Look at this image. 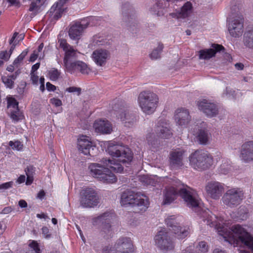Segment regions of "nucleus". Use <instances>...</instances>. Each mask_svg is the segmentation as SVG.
I'll return each instance as SVG.
<instances>
[{"label": "nucleus", "mask_w": 253, "mask_h": 253, "mask_svg": "<svg viewBox=\"0 0 253 253\" xmlns=\"http://www.w3.org/2000/svg\"><path fill=\"white\" fill-rule=\"evenodd\" d=\"M107 151L113 158L117 159V163L110 159H103V166L97 163H92L88 167L90 174L99 181L106 183H113L116 182V176L111 171L112 170L120 172L123 171V168L120 163L128 164L132 159V153L127 147L120 145L115 142H109L107 147Z\"/></svg>", "instance_id": "nucleus-1"}, {"label": "nucleus", "mask_w": 253, "mask_h": 253, "mask_svg": "<svg viewBox=\"0 0 253 253\" xmlns=\"http://www.w3.org/2000/svg\"><path fill=\"white\" fill-rule=\"evenodd\" d=\"M202 216L204 221L210 227H214L225 241L234 246L243 244L253 251V237L242 226L236 224L228 229L230 224L229 221L222 217H217L209 210L203 212ZM239 253H249L240 250Z\"/></svg>", "instance_id": "nucleus-2"}, {"label": "nucleus", "mask_w": 253, "mask_h": 253, "mask_svg": "<svg viewBox=\"0 0 253 253\" xmlns=\"http://www.w3.org/2000/svg\"><path fill=\"white\" fill-rule=\"evenodd\" d=\"M178 194L188 207L191 208L198 207L200 202L196 191L187 186H183L182 188H176L174 186L167 188L164 193V204L171 203Z\"/></svg>", "instance_id": "nucleus-3"}, {"label": "nucleus", "mask_w": 253, "mask_h": 253, "mask_svg": "<svg viewBox=\"0 0 253 253\" xmlns=\"http://www.w3.org/2000/svg\"><path fill=\"white\" fill-rule=\"evenodd\" d=\"M121 203L123 206L131 205L136 212H144L149 206V198L144 194L132 191H125L121 195Z\"/></svg>", "instance_id": "nucleus-4"}, {"label": "nucleus", "mask_w": 253, "mask_h": 253, "mask_svg": "<svg viewBox=\"0 0 253 253\" xmlns=\"http://www.w3.org/2000/svg\"><path fill=\"white\" fill-rule=\"evenodd\" d=\"M241 9V3H232L231 8L232 15L228 19V30L233 37H239L243 33L244 18L240 13Z\"/></svg>", "instance_id": "nucleus-5"}, {"label": "nucleus", "mask_w": 253, "mask_h": 253, "mask_svg": "<svg viewBox=\"0 0 253 253\" xmlns=\"http://www.w3.org/2000/svg\"><path fill=\"white\" fill-rule=\"evenodd\" d=\"M138 102L142 112L150 115L153 113L157 107L159 98L155 93L144 91L139 94Z\"/></svg>", "instance_id": "nucleus-6"}, {"label": "nucleus", "mask_w": 253, "mask_h": 253, "mask_svg": "<svg viewBox=\"0 0 253 253\" xmlns=\"http://www.w3.org/2000/svg\"><path fill=\"white\" fill-rule=\"evenodd\" d=\"M192 167L196 169L204 170L209 168L213 163V158L207 152L197 150L189 157Z\"/></svg>", "instance_id": "nucleus-7"}, {"label": "nucleus", "mask_w": 253, "mask_h": 253, "mask_svg": "<svg viewBox=\"0 0 253 253\" xmlns=\"http://www.w3.org/2000/svg\"><path fill=\"white\" fill-rule=\"evenodd\" d=\"M244 199L243 191L241 188L234 187L226 191L222 198V201L224 205L233 208L239 205Z\"/></svg>", "instance_id": "nucleus-8"}, {"label": "nucleus", "mask_w": 253, "mask_h": 253, "mask_svg": "<svg viewBox=\"0 0 253 253\" xmlns=\"http://www.w3.org/2000/svg\"><path fill=\"white\" fill-rule=\"evenodd\" d=\"M80 203L82 207L91 208L99 203V197L95 190L92 188H83L80 192Z\"/></svg>", "instance_id": "nucleus-9"}, {"label": "nucleus", "mask_w": 253, "mask_h": 253, "mask_svg": "<svg viewBox=\"0 0 253 253\" xmlns=\"http://www.w3.org/2000/svg\"><path fill=\"white\" fill-rule=\"evenodd\" d=\"M165 222L178 239H183L188 235L189 228L181 226L177 217L174 215L169 216L165 219Z\"/></svg>", "instance_id": "nucleus-10"}, {"label": "nucleus", "mask_w": 253, "mask_h": 253, "mask_svg": "<svg viewBox=\"0 0 253 253\" xmlns=\"http://www.w3.org/2000/svg\"><path fill=\"white\" fill-rule=\"evenodd\" d=\"M58 42L59 44V47L65 52L63 60L64 66L67 69L71 68L74 62L73 60L77 57V51L68 44L65 39L58 38Z\"/></svg>", "instance_id": "nucleus-11"}, {"label": "nucleus", "mask_w": 253, "mask_h": 253, "mask_svg": "<svg viewBox=\"0 0 253 253\" xmlns=\"http://www.w3.org/2000/svg\"><path fill=\"white\" fill-rule=\"evenodd\" d=\"M154 240L158 247L165 252L172 250L174 248L173 242L165 229L159 231Z\"/></svg>", "instance_id": "nucleus-12"}, {"label": "nucleus", "mask_w": 253, "mask_h": 253, "mask_svg": "<svg viewBox=\"0 0 253 253\" xmlns=\"http://www.w3.org/2000/svg\"><path fill=\"white\" fill-rule=\"evenodd\" d=\"M89 18H85L81 21L73 22L70 24L69 30V36L72 40H79L84 31L89 25Z\"/></svg>", "instance_id": "nucleus-13"}, {"label": "nucleus", "mask_w": 253, "mask_h": 253, "mask_svg": "<svg viewBox=\"0 0 253 253\" xmlns=\"http://www.w3.org/2000/svg\"><path fill=\"white\" fill-rule=\"evenodd\" d=\"M78 148L80 151L84 155L94 157L97 153V149L87 136H81L78 140Z\"/></svg>", "instance_id": "nucleus-14"}, {"label": "nucleus", "mask_w": 253, "mask_h": 253, "mask_svg": "<svg viewBox=\"0 0 253 253\" xmlns=\"http://www.w3.org/2000/svg\"><path fill=\"white\" fill-rule=\"evenodd\" d=\"M196 104L199 110L208 117H214L218 114V109L217 105L208 100L200 99L197 101Z\"/></svg>", "instance_id": "nucleus-15"}, {"label": "nucleus", "mask_w": 253, "mask_h": 253, "mask_svg": "<svg viewBox=\"0 0 253 253\" xmlns=\"http://www.w3.org/2000/svg\"><path fill=\"white\" fill-rule=\"evenodd\" d=\"M205 190L211 198L218 200L224 192V184L216 181H211L206 184Z\"/></svg>", "instance_id": "nucleus-16"}, {"label": "nucleus", "mask_w": 253, "mask_h": 253, "mask_svg": "<svg viewBox=\"0 0 253 253\" xmlns=\"http://www.w3.org/2000/svg\"><path fill=\"white\" fill-rule=\"evenodd\" d=\"M114 217V214L110 212H105L96 217L93 218L92 224L97 225L100 224H104L102 227L104 233L110 235L112 233L111 226L110 222Z\"/></svg>", "instance_id": "nucleus-17"}, {"label": "nucleus", "mask_w": 253, "mask_h": 253, "mask_svg": "<svg viewBox=\"0 0 253 253\" xmlns=\"http://www.w3.org/2000/svg\"><path fill=\"white\" fill-rule=\"evenodd\" d=\"M115 253H132L133 246L130 238L121 237L114 244Z\"/></svg>", "instance_id": "nucleus-18"}, {"label": "nucleus", "mask_w": 253, "mask_h": 253, "mask_svg": "<svg viewBox=\"0 0 253 253\" xmlns=\"http://www.w3.org/2000/svg\"><path fill=\"white\" fill-rule=\"evenodd\" d=\"M185 151L178 148L171 151L169 154V166L172 169H175L183 165V159Z\"/></svg>", "instance_id": "nucleus-19"}, {"label": "nucleus", "mask_w": 253, "mask_h": 253, "mask_svg": "<svg viewBox=\"0 0 253 253\" xmlns=\"http://www.w3.org/2000/svg\"><path fill=\"white\" fill-rule=\"evenodd\" d=\"M240 158L245 163H249L253 160V141H250L244 143L240 149Z\"/></svg>", "instance_id": "nucleus-20"}, {"label": "nucleus", "mask_w": 253, "mask_h": 253, "mask_svg": "<svg viewBox=\"0 0 253 253\" xmlns=\"http://www.w3.org/2000/svg\"><path fill=\"white\" fill-rule=\"evenodd\" d=\"M110 52L104 49L95 50L92 54L93 61L99 66H104L110 57Z\"/></svg>", "instance_id": "nucleus-21"}, {"label": "nucleus", "mask_w": 253, "mask_h": 253, "mask_svg": "<svg viewBox=\"0 0 253 253\" xmlns=\"http://www.w3.org/2000/svg\"><path fill=\"white\" fill-rule=\"evenodd\" d=\"M116 116L118 119L125 124L126 126L128 127L137 121V117L135 115L123 109L117 112Z\"/></svg>", "instance_id": "nucleus-22"}, {"label": "nucleus", "mask_w": 253, "mask_h": 253, "mask_svg": "<svg viewBox=\"0 0 253 253\" xmlns=\"http://www.w3.org/2000/svg\"><path fill=\"white\" fill-rule=\"evenodd\" d=\"M155 131L157 136L162 138L169 139L172 135L169 124L164 121L158 123Z\"/></svg>", "instance_id": "nucleus-23"}, {"label": "nucleus", "mask_w": 253, "mask_h": 253, "mask_svg": "<svg viewBox=\"0 0 253 253\" xmlns=\"http://www.w3.org/2000/svg\"><path fill=\"white\" fill-rule=\"evenodd\" d=\"M212 48L202 49L199 51V58L200 59L208 60L214 56L216 53L224 49V47L219 44H213Z\"/></svg>", "instance_id": "nucleus-24"}, {"label": "nucleus", "mask_w": 253, "mask_h": 253, "mask_svg": "<svg viewBox=\"0 0 253 253\" xmlns=\"http://www.w3.org/2000/svg\"><path fill=\"white\" fill-rule=\"evenodd\" d=\"M175 119L178 125L185 126L190 122L191 117L188 110L184 108H180L175 111Z\"/></svg>", "instance_id": "nucleus-25"}, {"label": "nucleus", "mask_w": 253, "mask_h": 253, "mask_svg": "<svg viewBox=\"0 0 253 253\" xmlns=\"http://www.w3.org/2000/svg\"><path fill=\"white\" fill-rule=\"evenodd\" d=\"M192 4L190 2L188 1L181 7L180 10L171 13L170 15L172 18L176 19H184L190 16L192 12Z\"/></svg>", "instance_id": "nucleus-26"}, {"label": "nucleus", "mask_w": 253, "mask_h": 253, "mask_svg": "<svg viewBox=\"0 0 253 253\" xmlns=\"http://www.w3.org/2000/svg\"><path fill=\"white\" fill-rule=\"evenodd\" d=\"M93 127L96 132L103 134H109L112 131L111 124L106 120L96 121L93 124Z\"/></svg>", "instance_id": "nucleus-27"}, {"label": "nucleus", "mask_w": 253, "mask_h": 253, "mask_svg": "<svg viewBox=\"0 0 253 253\" xmlns=\"http://www.w3.org/2000/svg\"><path fill=\"white\" fill-rule=\"evenodd\" d=\"M169 5L168 0H155V3L151 8L150 11L152 14L160 16L164 14L165 8Z\"/></svg>", "instance_id": "nucleus-28"}, {"label": "nucleus", "mask_w": 253, "mask_h": 253, "mask_svg": "<svg viewBox=\"0 0 253 253\" xmlns=\"http://www.w3.org/2000/svg\"><path fill=\"white\" fill-rule=\"evenodd\" d=\"M71 68H68L67 70L72 73L74 70L79 71L83 74H87L89 72V68L84 62L81 61H77L73 62Z\"/></svg>", "instance_id": "nucleus-29"}, {"label": "nucleus", "mask_w": 253, "mask_h": 253, "mask_svg": "<svg viewBox=\"0 0 253 253\" xmlns=\"http://www.w3.org/2000/svg\"><path fill=\"white\" fill-rule=\"evenodd\" d=\"M211 138V134L208 130L205 129H200L199 131L197 139L200 144L203 145L207 144Z\"/></svg>", "instance_id": "nucleus-30"}, {"label": "nucleus", "mask_w": 253, "mask_h": 253, "mask_svg": "<svg viewBox=\"0 0 253 253\" xmlns=\"http://www.w3.org/2000/svg\"><path fill=\"white\" fill-rule=\"evenodd\" d=\"M18 74L15 73L10 76H2L1 77L2 82L4 84L5 86L9 88H12L14 86V82L16 79Z\"/></svg>", "instance_id": "nucleus-31"}, {"label": "nucleus", "mask_w": 253, "mask_h": 253, "mask_svg": "<svg viewBox=\"0 0 253 253\" xmlns=\"http://www.w3.org/2000/svg\"><path fill=\"white\" fill-rule=\"evenodd\" d=\"M231 170L230 161L227 159H224L222 161V164L218 168L219 173L223 174L228 173Z\"/></svg>", "instance_id": "nucleus-32"}, {"label": "nucleus", "mask_w": 253, "mask_h": 253, "mask_svg": "<svg viewBox=\"0 0 253 253\" xmlns=\"http://www.w3.org/2000/svg\"><path fill=\"white\" fill-rule=\"evenodd\" d=\"M42 5L41 0H35L31 2L29 8V11L32 12L31 15L33 16H35L40 12Z\"/></svg>", "instance_id": "nucleus-33"}, {"label": "nucleus", "mask_w": 253, "mask_h": 253, "mask_svg": "<svg viewBox=\"0 0 253 253\" xmlns=\"http://www.w3.org/2000/svg\"><path fill=\"white\" fill-rule=\"evenodd\" d=\"M164 48V45L159 42L157 47L154 48L149 54L150 58L152 60H156L161 57V54Z\"/></svg>", "instance_id": "nucleus-34"}, {"label": "nucleus", "mask_w": 253, "mask_h": 253, "mask_svg": "<svg viewBox=\"0 0 253 253\" xmlns=\"http://www.w3.org/2000/svg\"><path fill=\"white\" fill-rule=\"evenodd\" d=\"M244 42L246 46L253 49V30L245 34Z\"/></svg>", "instance_id": "nucleus-35"}, {"label": "nucleus", "mask_w": 253, "mask_h": 253, "mask_svg": "<svg viewBox=\"0 0 253 253\" xmlns=\"http://www.w3.org/2000/svg\"><path fill=\"white\" fill-rule=\"evenodd\" d=\"M93 43L94 45H103L108 44L109 42L105 36L99 34L93 36Z\"/></svg>", "instance_id": "nucleus-36"}, {"label": "nucleus", "mask_w": 253, "mask_h": 253, "mask_svg": "<svg viewBox=\"0 0 253 253\" xmlns=\"http://www.w3.org/2000/svg\"><path fill=\"white\" fill-rule=\"evenodd\" d=\"M10 117L14 123H16L22 120L23 115L19 108H16L14 110H11Z\"/></svg>", "instance_id": "nucleus-37"}, {"label": "nucleus", "mask_w": 253, "mask_h": 253, "mask_svg": "<svg viewBox=\"0 0 253 253\" xmlns=\"http://www.w3.org/2000/svg\"><path fill=\"white\" fill-rule=\"evenodd\" d=\"M61 75L60 71L56 68H52L48 71L47 76L51 81H57Z\"/></svg>", "instance_id": "nucleus-38"}, {"label": "nucleus", "mask_w": 253, "mask_h": 253, "mask_svg": "<svg viewBox=\"0 0 253 253\" xmlns=\"http://www.w3.org/2000/svg\"><path fill=\"white\" fill-rule=\"evenodd\" d=\"M190 249H187L183 253H192L190 252ZM197 253H206L208 251V247L204 241L200 242L196 247Z\"/></svg>", "instance_id": "nucleus-39"}, {"label": "nucleus", "mask_w": 253, "mask_h": 253, "mask_svg": "<svg viewBox=\"0 0 253 253\" xmlns=\"http://www.w3.org/2000/svg\"><path fill=\"white\" fill-rule=\"evenodd\" d=\"M127 7V5L125 4L123 7V14H124V18L123 19L126 22H128V23H130V22H132V24L134 23L133 25V26H135L134 22H133V20L134 19V15H132L131 13L130 14L129 11L126 12V8Z\"/></svg>", "instance_id": "nucleus-40"}, {"label": "nucleus", "mask_w": 253, "mask_h": 253, "mask_svg": "<svg viewBox=\"0 0 253 253\" xmlns=\"http://www.w3.org/2000/svg\"><path fill=\"white\" fill-rule=\"evenodd\" d=\"M30 250L27 253H41L39 244L35 241H32L29 244Z\"/></svg>", "instance_id": "nucleus-41"}, {"label": "nucleus", "mask_w": 253, "mask_h": 253, "mask_svg": "<svg viewBox=\"0 0 253 253\" xmlns=\"http://www.w3.org/2000/svg\"><path fill=\"white\" fill-rule=\"evenodd\" d=\"M7 107L10 109V111L18 108V103L14 98L9 97L7 99Z\"/></svg>", "instance_id": "nucleus-42"}, {"label": "nucleus", "mask_w": 253, "mask_h": 253, "mask_svg": "<svg viewBox=\"0 0 253 253\" xmlns=\"http://www.w3.org/2000/svg\"><path fill=\"white\" fill-rule=\"evenodd\" d=\"M9 145L13 149L16 150L17 151L22 150L23 147V145L22 143L18 140L15 141H9Z\"/></svg>", "instance_id": "nucleus-43"}, {"label": "nucleus", "mask_w": 253, "mask_h": 253, "mask_svg": "<svg viewBox=\"0 0 253 253\" xmlns=\"http://www.w3.org/2000/svg\"><path fill=\"white\" fill-rule=\"evenodd\" d=\"M99 253H115L114 245H108L103 246Z\"/></svg>", "instance_id": "nucleus-44"}, {"label": "nucleus", "mask_w": 253, "mask_h": 253, "mask_svg": "<svg viewBox=\"0 0 253 253\" xmlns=\"http://www.w3.org/2000/svg\"><path fill=\"white\" fill-rule=\"evenodd\" d=\"M28 51L24 50L23 51L14 61L13 64L17 65L20 62H21L25 58L26 55L27 54Z\"/></svg>", "instance_id": "nucleus-45"}, {"label": "nucleus", "mask_w": 253, "mask_h": 253, "mask_svg": "<svg viewBox=\"0 0 253 253\" xmlns=\"http://www.w3.org/2000/svg\"><path fill=\"white\" fill-rule=\"evenodd\" d=\"M13 183L12 181H9L0 184V192H3L4 190L12 187Z\"/></svg>", "instance_id": "nucleus-46"}, {"label": "nucleus", "mask_w": 253, "mask_h": 253, "mask_svg": "<svg viewBox=\"0 0 253 253\" xmlns=\"http://www.w3.org/2000/svg\"><path fill=\"white\" fill-rule=\"evenodd\" d=\"M43 55L41 53V54L37 53V51H34V52L31 54L30 61L31 62H34L38 57L41 59L43 58Z\"/></svg>", "instance_id": "nucleus-47"}, {"label": "nucleus", "mask_w": 253, "mask_h": 253, "mask_svg": "<svg viewBox=\"0 0 253 253\" xmlns=\"http://www.w3.org/2000/svg\"><path fill=\"white\" fill-rule=\"evenodd\" d=\"M66 90L69 92H77V95H79L81 92V88L80 87L71 86L67 88Z\"/></svg>", "instance_id": "nucleus-48"}, {"label": "nucleus", "mask_w": 253, "mask_h": 253, "mask_svg": "<svg viewBox=\"0 0 253 253\" xmlns=\"http://www.w3.org/2000/svg\"><path fill=\"white\" fill-rule=\"evenodd\" d=\"M27 176H33L35 172V168L31 166H28L25 170Z\"/></svg>", "instance_id": "nucleus-49"}, {"label": "nucleus", "mask_w": 253, "mask_h": 253, "mask_svg": "<svg viewBox=\"0 0 253 253\" xmlns=\"http://www.w3.org/2000/svg\"><path fill=\"white\" fill-rule=\"evenodd\" d=\"M50 103L55 107H59L62 105V101L58 98H53L50 99Z\"/></svg>", "instance_id": "nucleus-50"}, {"label": "nucleus", "mask_w": 253, "mask_h": 253, "mask_svg": "<svg viewBox=\"0 0 253 253\" xmlns=\"http://www.w3.org/2000/svg\"><path fill=\"white\" fill-rule=\"evenodd\" d=\"M10 56L9 53L6 51H2L0 52V58L4 60H8Z\"/></svg>", "instance_id": "nucleus-51"}, {"label": "nucleus", "mask_w": 253, "mask_h": 253, "mask_svg": "<svg viewBox=\"0 0 253 253\" xmlns=\"http://www.w3.org/2000/svg\"><path fill=\"white\" fill-rule=\"evenodd\" d=\"M31 80L34 84L38 85L39 81V77L35 73H31Z\"/></svg>", "instance_id": "nucleus-52"}, {"label": "nucleus", "mask_w": 253, "mask_h": 253, "mask_svg": "<svg viewBox=\"0 0 253 253\" xmlns=\"http://www.w3.org/2000/svg\"><path fill=\"white\" fill-rule=\"evenodd\" d=\"M42 233L45 238H49L50 237L49 230L46 227H43L42 228Z\"/></svg>", "instance_id": "nucleus-53"}, {"label": "nucleus", "mask_w": 253, "mask_h": 253, "mask_svg": "<svg viewBox=\"0 0 253 253\" xmlns=\"http://www.w3.org/2000/svg\"><path fill=\"white\" fill-rule=\"evenodd\" d=\"M13 210L11 207H7L4 208L2 211L0 212V214H8L11 212Z\"/></svg>", "instance_id": "nucleus-54"}, {"label": "nucleus", "mask_w": 253, "mask_h": 253, "mask_svg": "<svg viewBox=\"0 0 253 253\" xmlns=\"http://www.w3.org/2000/svg\"><path fill=\"white\" fill-rule=\"evenodd\" d=\"M46 89L50 91H54L56 89V86L51 84H50L49 82H47L46 84Z\"/></svg>", "instance_id": "nucleus-55"}, {"label": "nucleus", "mask_w": 253, "mask_h": 253, "mask_svg": "<svg viewBox=\"0 0 253 253\" xmlns=\"http://www.w3.org/2000/svg\"><path fill=\"white\" fill-rule=\"evenodd\" d=\"M146 181H144L147 184L154 186L155 184V181L151 178L148 177H145Z\"/></svg>", "instance_id": "nucleus-56"}, {"label": "nucleus", "mask_w": 253, "mask_h": 253, "mask_svg": "<svg viewBox=\"0 0 253 253\" xmlns=\"http://www.w3.org/2000/svg\"><path fill=\"white\" fill-rule=\"evenodd\" d=\"M18 205L21 208H24L27 207V203L24 200H20L19 201Z\"/></svg>", "instance_id": "nucleus-57"}, {"label": "nucleus", "mask_w": 253, "mask_h": 253, "mask_svg": "<svg viewBox=\"0 0 253 253\" xmlns=\"http://www.w3.org/2000/svg\"><path fill=\"white\" fill-rule=\"evenodd\" d=\"M40 65V63H37L36 64L33 65L31 73H35L39 68Z\"/></svg>", "instance_id": "nucleus-58"}, {"label": "nucleus", "mask_w": 253, "mask_h": 253, "mask_svg": "<svg viewBox=\"0 0 253 253\" xmlns=\"http://www.w3.org/2000/svg\"><path fill=\"white\" fill-rule=\"evenodd\" d=\"M235 67L238 70H242L244 69V65L241 63H237L235 64Z\"/></svg>", "instance_id": "nucleus-59"}, {"label": "nucleus", "mask_w": 253, "mask_h": 253, "mask_svg": "<svg viewBox=\"0 0 253 253\" xmlns=\"http://www.w3.org/2000/svg\"><path fill=\"white\" fill-rule=\"evenodd\" d=\"M33 176H27L26 185H31L33 181Z\"/></svg>", "instance_id": "nucleus-60"}, {"label": "nucleus", "mask_w": 253, "mask_h": 253, "mask_svg": "<svg viewBox=\"0 0 253 253\" xmlns=\"http://www.w3.org/2000/svg\"><path fill=\"white\" fill-rule=\"evenodd\" d=\"M37 217L39 218H44L45 219H49V217L46 214L43 213L37 214Z\"/></svg>", "instance_id": "nucleus-61"}, {"label": "nucleus", "mask_w": 253, "mask_h": 253, "mask_svg": "<svg viewBox=\"0 0 253 253\" xmlns=\"http://www.w3.org/2000/svg\"><path fill=\"white\" fill-rule=\"evenodd\" d=\"M25 181V176L21 175L17 180V182L20 184L23 183Z\"/></svg>", "instance_id": "nucleus-62"}, {"label": "nucleus", "mask_w": 253, "mask_h": 253, "mask_svg": "<svg viewBox=\"0 0 253 253\" xmlns=\"http://www.w3.org/2000/svg\"><path fill=\"white\" fill-rule=\"evenodd\" d=\"M45 196V193L43 190L40 191L37 195V198L40 199H42Z\"/></svg>", "instance_id": "nucleus-63"}, {"label": "nucleus", "mask_w": 253, "mask_h": 253, "mask_svg": "<svg viewBox=\"0 0 253 253\" xmlns=\"http://www.w3.org/2000/svg\"><path fill=\"white\" fill-rule=\"evenodd\" d=\"M12 5L16 6L19 5V0H7Z\"/></svg>", "instance_id": "nucleus-64"}]
</instances>
